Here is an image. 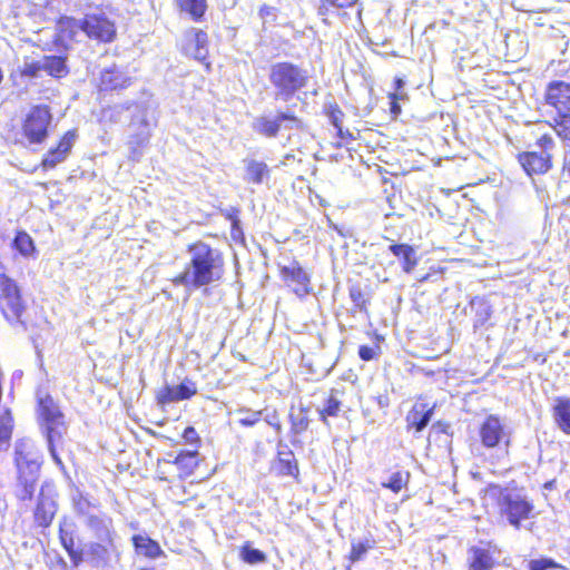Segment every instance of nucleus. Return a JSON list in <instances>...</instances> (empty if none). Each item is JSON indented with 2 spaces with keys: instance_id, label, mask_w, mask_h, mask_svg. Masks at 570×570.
<instances>
[{
  "instance_id": "obj_1",
  "label": "nucleus",
  "mask_w": 570,
  "mask_h": 570,
  "mask_svg": "<svg viewBox=\"0 0 570 570\" xmlns=\"http://www.w3.org/2000/svg\"><path fill=\"white\" fill-rule=\"evenodd\" d=\"M187 252L190 256L189 263L171 278L175 286L196 289L220 281L225 259L218 248L204 240H195L187 245Z\"/></svg>"
},
{
  "instance_id": "obj_2",
  "label": "nucleus",
  "mask_w": 570,
  "mask_h": 570,
  "mask_svg": "<svg viewBox=\"0 0 570 570\" xmlns=\"http://www.w3.org/2000/svg\"><path fill=\"white\" fill-rule=\"evenodd\" d=\"M309 80V71L292 61H277L268 68V81L277 100H291L296 94L307 88Z\"/></svg>"
},
{
  "instance_id": "obj_3",
  "label": "nucleus",
  "mask_w": 570,
  "mask_h": 570,
  "mask_svg": "<svg viewBox=\"0 0 570 570\" xmlns=\"http://www.w3.org/2000/svg\"><path fill=\"white\" fill-rule=\"evenodd\" d=\"M495 490L494 503L501 518H504L508 523L515 530H519L523 521H527L534 515V504L518 493L510 491L508 488L492 485Z\"/></svg>"
},
{
  "instance_id": "obj_4",
  "label": "nucleus",
  "mask_w": 570,
  "mask_h": 570,
  "mask_svg": "<svg viewBox=\"0 0 570 570\" xmlns=\"http://www.w3.org/2000/svg\"><path fill=\"white\" fill-rule=\"evenodd\" d=\"M0 312L3 317L26 328L27 306L18 283L6 273H0Z\"/></svg>"
},
{
  "instance_id": "obj_5",
  "label": "nucleus",
  "mask_w": 570,
  "mask_h": 570,
  "mask_svg": "<svg viewBox=\"0 0 570 570\" xmlns=\"http://www.w3.org/2000/svg\"><path fill=\"white\" fill-rule=\"evenodd\" d=\"M535 145L541 151H521L517 160L528 176H541L547 174L553 166L551 150L554 148V140L549 134L540 136Z\"/></svg>"
},
{
  "instance_id": "obj_6",
  "label": "nucleus",
  "mask_w": 570,
  "mask_h": 570,
  "mask_svg": "<svg viewBox=\"0 0 570 570\" xmlns=\"http://www.w3.org/2000/svg\"><path fill=\"white\" fill-rule=\"evenodd\" d=\"M38 407L50 451L53 452L56 443L61 441L67 429L65 415L50 396L38 400Z\"/></svg>"
},
{
  "instance_id": "obj_7",
  "label": "nucleus",
  "mask_w": 570,
  "mask_h": 570,
  "mask_svg": "<svg viewBox=\"0 0 570 570\" xmlns=\"http://www.w3.org/2000/svg\"><path fill=\"white\" fill-rule=\"evenodd\" d=\"M32 442L19 440L14 449V463L18 472V481L22 488L20 498L30 500L33 494L36 461L32 453Z\"/></svg>"
},
{
  "instance_id": "obj_8",
  "label": "nucleus",
  "mask_w": 570,
  "mask_h": 570,
  "mask_svg": "<svg viewBox=\"0 0 570 570\" xmlns=\"http://www.w3.org/2000/svg\"><path fill=\"white\" fill-rule=\"evenodd\" d=\"M478 435L485 449H503L504 455H509L511 435L503 420L498 414H489L480 423Z\"/></svg>"
},
{
  "instance_id": "obj_9",
  "label": "nucleus",
  "mask_w": 570,
  "mask_h": 570,
  "mask_svg": "<svg viewBox=\"0 0 570 570\" xmlns=\"http://www.w3.org/2000/svg\"><path fill=\"white\" fill-rule=\"evenodd\" d=\"M255 130L264 137L275 138L284 129H306V124L302 118L292 111H277L274 117H259L255 125Z\"/></svg>"
},
{
  "instance_id": "obj_10",
  "label": "nucleus",
  "mask_w": 570,
  "mask_h": 570,
  "mask_svg": "<svg viewBox=\"0 0 570 570\" xmlns=\"http://www.w3.org/2000/svg\"><path fill=\"white\" fill-rule=\"evenodd\" d=\"M278 274L282 282L299 299H304L313 293L311 275L296 259L287 266H279Z\"/></svg>"
},
{
  "instance_id": "obj_11",
  "label": "nucleus",
  "mask_w": 570,
  "mask_h": 570,
  "mask_svg": "<svg viewBox=\"0 0 570 570\" xmlns=\"http://www.w3.org/2000/svg\"><path fill=\"white\" fill-rule=\"evenodd\" d=\"M81 30L97 43H110L117 38L115 21L104 13H87L81 20Z\"/></svg>"
},
{
  "instance_id": "obj_12",
  "label": "nucleus",
  "mask_w": 570,
  "mask_h": 570,
  "mask_svg": "<svg viewBox=\"0 0 570 570\" xmlns=\"http://www.w3.org/2000/svg\"><path fill=\"white\" fill-rule=\"evenodd\" d=\"M501 550L491 540L480 541L479 544L468 548V570H495L499 566Z\"/></svg>"
},
{
  "instance_id": "obj_13",
  "label": "nucleus",
  "mask_w": 570,
  "mask_h": 570,
  "mask_svg": "<svg viewBox=\"0 0 570 570\" xmlns=\"http://www.w3.org/2000/svg\"><path fill=\"white\" fill-rule=\"evenodd\" d=\"M87 557L94 568H106L112 561L118 562L120 552L115 543L114 532L106 529L105 537L99 542H91L88 547Z\"/></svg>"
},
{
  "instance_id": "obj_14",
  "label": "nucleus",
  "mask_w": 570,
  "mask_h": 570,
  "mask_svg": "<svg viewBox=\"0 0 570 570\" xmlns=\"http://www.w3.org/2000/svg\"><path fill=\"white\" fill-rule=\"evenodd\" d=\"M77 139V129L67 130L55 147L50 148L42 157L40 167L47 171L63 163L70 154Z\"/></svg>"
},
{
  "instance_id": "obj_15",
  "label": "nucleus",
  "mask_w": 570,
  "mask_h": 570,
  "mask_svg": "<svg viewBox=\"0 0 570 570\" xmlns=\"http://www.w3.org/2000/svg\"><path fill=\"white\" fill-rule=\"evenodd\" d=\"M132 85V77L118 66L104 69L98 79V92H120Z\"/></svg>"
},
{
  "instance_id": "obj_16",
  "label": "nucleus",
  "mask_w": 570,
  "mask_h": 570,
  "mask_svg": "<svg viewBox=\"0 0 570 570\" xmlns=\"http://www.w3.org/2000/svg\"><path fill=\"white\" fill-rule=\"evenodd\" d=\"M544 102L556 112L570 108V83L562 80H553L547 85Z\"/></svg>"
},
{
  "instance_id": "obj_17",
  "label": "nucleus",
  "mask_w": 570,
  "mask_h": 570,
  "mask_svg": "<svg viewBox=\"0 0 570 570\" xmlns=\"http://www.w3.org/2000/svg\"><path fill=\"white\" fill-rule=\"evenodd\" d=\"M434 406L426 403H415L405 416L407 431L421 432L431 421Z\"/></svg>"
},
{
  "instance_id": "obj_18",
  "label": "nucleus",
  "mask_w": 570,
  "mask_h": 570,
  "mask_svg": "<svg viewBox=\"0 0 570 570\" xmlns=\"http://www.w3.org/2000/svg\"><path fill=\"white\" fill-rule=\"evenodd\" d=\"M197 455L198 452L196 450H181L173 460H170L173 468L175 466L177 470L178 479L184 480L194 474L198 466Z\"/></svg>"
},
{
  "instance_id": "obj_19",
  "label": "nucleus",
  "mask_w": 570,
  "mask_h": 570,
  "mask_svg": "<svg viewBox=\"0 0 570 570\" xmlns=\"http://www.w3.org/2000/svg\"><path fill=\"white\" fill-rule=\"evenodd\" d=\"M131 543L138 554L147 559H158L164 556L160 544L146 534H134Z\"/></svg>"
},
{
  "instance_id": "obj_20",
  "label": "nucleus",
  "mask_w": 570,
  "mask_h": 570,
  "mask_svg": "<svg viewBox=\"0 0 570 570\" xmlns=\"http://www.w3.org/2000/svg\"><path fill=\"white\" fill-rule=\"evenodd\" d=\"M389 249L400 261L404 273L410 274L413 272L419 262L413 246L404 243H394L389 246Z\"/></svg>"
},
{
  "instance_id": "obj_21",
  "label": "nucleus",
  "mask_w": 570,
  "mask_h": 570,
  "mask_svg": "<svg viewBox=\"0 0 570 570\" xmlns=\"http://www.w3.org/2000/svg\"><path fill=\"white\" fill-rule=\"evenodd\" d=\"M59 539L70 558L71 564L79 567L85 561V552L76 546L73 531L60 525Z\"/></svg>"
},
{
  "instance_id": "obj_22",
  "label": "nucleus",
  "mask_w": 570,
  "mask_h": 570,
  "mask_svg": "<svg viewBox=\"0 0 570 570\" xmlns=\"http://www.w3.org/2000/svg\"><path fill=\"white\" fill-rule=\"evenodd\" d=\"M277 474L281 476H292L296 482H301L299 466L293 451L278 452L276 458Z\"/></svg>"
},
{
  "instance_id": "obj_23",
  "label": "nucleus",
  "mask_w": 570,
  "mask_h": 570,
  "mask_svg": "<svg viewBox=\"0 0 570 570\" xmlns=\"http://www.w3.org/2000/svg\"><path fill=\"white\" fill-rule=\"evenodd\" d=\"M552 416L557 426L566 434L570 435V399L559 396L552 407Z\"/></svg>"
},
{
  "instance_id": "obj_24",
  "label": "nucleus",
  "mask_w": 570,
  "mask_h": 570,
  "mask_svg": "<svg viewBox=\"0 0 570 570\" xmlns=\"http://www.w3.org/2000/svg\"><path fill=\"white\" fill-rule=\"evenodd\" d=\"M343 391L337 389H331L325 400L324 406L318 410L320 420L327 424L328 417H336L342 409V395Z\"/></svg>"
},
{
  "instance_id": "obj_25",
  "label": "nucleus",
  "mask_w": 570,
  "mask_h": 570,
  "mask_svg": "<svg viewBox=\"0 0 570 570\" xmlns=\"http://www.w3.org/2000/svg\"><path fill=\"white\" fill-rule=\"evenodd\" d=\"M195 59L202 62L207 72L212 70V63L208 60L209 38L206 31L202 29L194 30Z\"/></svg>"
},
{
  "instance_id": "obj_26",
  "label": "nucleus",
  "mask_w": 570,
  "mask_h": 570,
  "mask_svg": "<svg viewBox=\"0 0 570 570\" xmlns=\"http://www.w3.org/2000/svg\"><path fill=\"white\" fill-rule=\"evenodd\" d=\"M41 68L51 77L61 79L69 73L66 56H45Z\"/></svg>"
},
{
  "instance_id": "obj_27",
  "label": "nucleus",
  "mask_w": 570,
  "mask_h": 570,
  "mask_svg": "<svg viewBox=\"0 0 570 570\" xmlns=\"http://www.w3.org/2000/svg\"><path fill=\"white\" fill-rule=\"evenodd\" d=\"M246 180L254 185H261L269 178L271 169L264 161L250 159L246 164Z\"/></svg>"
},
{
  "instance_id": "obj_28",
  "label": "nucleus",
  "mask_w": 570,
  "mask_h": 570,
  "mask_svg": "<svg viewBox=\"0 0 570 570\" xmlns=\"http://www.w3.org/2000/svg\"><path fill=\"white\" fill-rule=\"evenodd\" d=\"M181 12H187L196 22L202 21L207 11L206 0H175Z\"/></svg>"
},
{
  "instance_id": "obj_29",
  "label": "nucleus",
  "mask_w": 570,
  "mask_h": 570,
  "mask_svg": "<svg viewBox=\"0 0 570 570\" xmlns=\"http://www.w3.org/2000/svg\"><path fill=\"white\" fill-rule=\"evenodd\" d=\"M411 480V473L407 470H397L393 472L387 481H383L381 487L383 489H387L394 494L400 493L401 491L407 489Z\"/></svg>"
},
{
  "instance_id": "obj_30",
  "label": "nucleus",
  "mask_w": 570,
  "mask_h": 570,
  "mask_svg": "<svg viewBox=\"0 0 570 570\" xmlns=\"http://www.w3.org/2000/svg\"><path fill=\"white\" fill-rule=\"evenodd\" d=\"M550 126L561 140L570 141V108L556 112Z\"/></svg>"
},
{
  "instance_id": "obj_31",
  "label": "nucleus",
  "mask_w": 570,
  "mask_h": 570,
  "mask_svg": "<svg viewBox=\"0 0 570 570\" xmlns=\"http://www.w3.org/2000/svg\"><path fill=\"white\" fill-rule=\"evenodd\" d=\"M56 512L57 504L53 501L43 498L41 491L38 497V525H49Z\"/></svg>"
},
{
  "instance_id": "obj_32",
  "label": "nucleus",
  "mask_w": 570,
  "mask_h": 570,
  "mask_svg": "<svg viewBox=\"0 0 570 570\" xmlns=\"http://www.w3.org/2000/svg\"><path fill=\"white\" fill-rule=\"evenodd\" d=\"M81 30V21L72 17H60L57 21V32L60 40L72 39Z\"/></svg>"
},
{
  "instance_id": "obj_33",
  "label": "nucleus",
  "mask_w": 570,
  "mask_h": 570,
  "mask_svg": "<svg viewBox=\"0 0 570 570\" xmlns=\"http://www.w3.org/2000/svg\"><path fill=\"white\" fill-rule=\"evenodd\" d=\"M16 137L18 141L24 145L36 142V116L33 112L27 115Z\"/></svg>"
},
{
  "instance_id": "obj_34",
  "label": "nucleus",
  "mask_w": 570,
  "mask_h": 570,
  "mask_svg": "<svg viewBox=\"0 0 570 570\" xmlns=\"http://www.w3.org/2000/svg\"><path fill=\"white\" fill-rule=\"evenodd\" d=\"M375 548V540L373 537L366 538L363 541L352 542L351 550L347 554V560L351 563L358 562L364 559L365 554Z\"/></svg>"
},
{
  "instance_id": "obj_35",
  "label": "nucleus",
  "mask_w": 570,
  "mask_h": 570,
  "mask_svg": "<svg viewBox=\"0 0 570 570\" xmlns=\"http://www.w3.org/2000/svg\"><path fill=\"white\" fill-rule=\"evenodd\" d=\"M13 431V419L10 411L0 413V450H7Z\"/></svg>"
},
{
  "instance_id": "obj_36",
  "label": "nucleus",
  "mask_w": 570,
  "mask_h": 570,
  "mask_svg": "<svg viewBox=\"0 0 570 570\" xmlns=\"http://www.w3.org/2000/svg\"><path fill=\"white\" fill-rule=\"evenodd\" d=\"M309 419L307 415V409L301 407L298 414L289 413V430L294 435L303 434L308 430Z\"/></svg>"
},
{
  "instance_id": "obj_37",
  "label": "nucleus",
  "mask_w": 570,
  "mask_h": 570,
  "mask_svg": "<svg viewBox=\"0 0 570 570\" xmlns=\"http://www.w3.org/2000/svg\"><path fill=\"white\" fill-rule=\"evenodd\" d=\"M12 248L22 256H29L35 250V245L31 236L26 232H17L13 240Z\"/></svg>"
},
{
  "instance_id": "obj_38",
  "label": "nucleus",
  "mask_w": 570,
  "mask_h": 570,
  "mask_svg": "<svg viewBox=\"0 0 570 570\" xmlns=\"http://www.w3.org/2000/svg\"><path fill=\"white\" fill-rule=\"evenodd\" d=\"M239 557L248 564L263 563L266 561V554L263 551L253 548L249 541H246L240 547Z\"/></svg>"
},
{
  "instance_id": "obj_39",
  "label": "nucleus",
  "mask_w": 570,
  "mask_h": 570,
  "mask_svg": "<svg viewBox=\"0 0 570 570\" xmlns=\"http://www.w3.org/2000/svg\"><path fill=\"white\" fill-rule=\"evenodd\" d=\"M357 2L358 0H320L317 14L326 17L333 8L338 10L348 9L354 7Z\"/></svg>"
},
{
  "instance_id": "obj_40",
  "label": "nucleus",
  "mask_w": 570,
  "mask_h": 570,
  "mask_svg": "<svg viewBox=\"0 0 570 570\" xmlns=\"http://www.w3.org/2000/svg\"><path fill=\"white\" fill-rule=\"evenodd\" d=\"M36 76V63H27L23 67H19L10 73L12 85L16 87H27L24 81L26 78L31 79Z\"/></svg>"
},
{
  "instance_id": "obj_41",
  "label": "nucleus",
  "mask_w": 570,
  "mask_h": 570,
  "mask_svg": "<svg viewBox=\"0 0 570 570\" xmlns=\"http://www.w3.org/2000/svg\"><path fill=\"white\" fill-rule=\"evenodd\" d=\"M348 296L358 312L366 313L370 304V296L360 285H353L348 288Z\"/></svg>"
},
{
  "instance_id": "obj_42",
  "label": "nucleus",
  "mask_w": 570,
  "mask_h": 570,
  "mask_svg": "<svg viewBox=\"0 0 570 570\" xmlns=\"http://www.w3.org/2000/svg\"><path fill=\"white\" fill-rule=\"evenodd\" d=\"M376 337V343L374 345H361L358 347V357L364 361V362H370V361H374V360H377L381 354H382V348H381V341H383V337L380 336V335H375Z\"/></svg>"
},
{
  "instance_id": "obj_43",
  "label": "nucleus",
  "mask_w": 570,
  "mask_h": 570,
  "mask_svg": "<svg viewBox=\"0 0 570 570\" xmlns=\"http://www.w3.org/2000/svg\"><path fill=\"white\" fill-rule=\"evenodd\" d=\"M155 473H156L155 478L157 480L166 481V482H170L177 476V473L174 472L171 462L168 459H158L157 460Z\"/></svg>"
},
{
  "instance_id": "obj_44",
  "label": "nucleus",
  "mask_w": 570,
  "mask_h": 570,
  "mask_svg": "<svg viewBox=\"0 0 570 570\" xmlns=\"http://www.w3.org/2000/svg\"><path fill=\"white\" fill-rule=\"evenodd\" d=\"M331 124L335 127L337 136L343 137V118L344 112L337 104H331L325 110Z\"/></svg>"
},
{
  "instance_id": "obj_45",
  "label": "nucleus",
  "mask_w": 570,
  "mask_h": 570,
  "mask_svg": "<svg viewBox=\"0 0 570 570\" xmlns=\"http://www.w3.org/2000/svg\"><path fill=\"white\" fill-rule=\"evenodd\" d=\"M52 120L48 106H38V142L47 136V128Z\"/></svg>"
},
{
  "instance_id": "obj_46",
  "label": "nucleus",
  "mask_w": 570,
  "mask_h": 570,
  "mask_svg": "<svg viewBox=\"0 0 570 570\" xmlns=\"http://www.w3.org/2000/svg\"><path fill=\"white\" fill-rule=\"evenodd\" d=\"M175 393L177 394L178 402L189 400L197 394V386L195 382L185 380L175 386Z\"/></svg>"
},
{
  "instance_id": "obj_47",
  "label": "nucleus",
  "mask_w": 570,
  "mask_h": 570,
  "mask_svg": "<svg viewBox=\"0 0 570 570\" xmlns=\"http://www.w3.org/2000/svg\"><path fill=\"white\" fill-rule=\"evenodd\" d=\"M148 140H149L148 134H137V135L131 136L129 144H130V151L132 155V160H138V157L141 155V150H142V148L146 147Z\"/></svg>"
},
{
  "instance_id": "obj_48",
  "label": "nucleus",
  "mask_w": 570,
  "mask_h": 570,
  "mask_svg": "<svg viewBox=\"0 0 570 570\" xmlns=\"http://www.w3.org/2000/svg\"><path fill=\"white\" fill-rule=\"evenodd\" d=\"M549 569H564V567L556 562L551 558L532 559L528 563V570H549Z\"/></svg>"
},
{
  "instance_id": "obj_49",
  "label": "nucleus",
  "mask_w": 570,
  "mask_h": 570,
  "mask_svg": "<svg viewBox=\"0 0 570 570\" xmlns=\"http://www.w3.org/2000/svg\"><path fill=\"white\" fill-rule=\"evenodd\" d=\"M240 414H245V416L240 417L238 420L239 425L244 428H252L256 425L258 422H261L263 412L262 411H254L250 412L248 409H240L238 411Z\"/></svg>"
},
{
  "instance_id": "obj_50",
  "label": "nucleus",
  "mask_w": 570,
  "mask_h": 570,
  "mask_svg": "<svg viewBox=\"0 0 570 570\" xmlns=\"http://www.w3.org/2000/svg\"><path fill=\"white\" fill-rule=\"evenodd\" d=\"M387 98L390 101V112L393 118H396L402 112V108L399 101L407 100L409 96L406 92H389Z\"/></svg>"
},
{
  "instance_id": "obj_51",
  "label": "nucleus",
  "mask_w": 570,
  "mask_h": 570,
  "mask_svg": "<svg viewBox=\"0 0 570 570\" xmlns=\"http://www.w3.org/2000/svg\"><path fill=\"white\" fill-rule=\"evenodd\" d=\"M157 402L159 404H168L178 402L177 394L175 393V386H166L157 394Z\"/></svg>"
},
{
  "instance_id": "obj_52",
  "label": "nucleus",
  "mask_w": 570,
  "mask_h": 570,
  "mask_svg": "<svg viewBox=\"0 0 570 570\" xmlns=\"http://www.w3.org/2000/svg\"><path fill=\"white\" fill-rule=\"evenodd\" d=\"M186 443L191 445H199L202 440L194 426H187L181 434Z\"/></svg>"
},
{
  "instance_id": "obj_53",
  "label": "nucleus",
  "mask_w": 570,
  "mask_h": 570,
  "mask_svg": "<svg viewBox=\"0 0 570 570\" xmlns=\"http://www.w3.org/2000/svg\"><path fill=\"white\" fill-rule=\"evenodd\" d=\"M230 237L235 243L244 244L245 235L240 226V222L230 226Z\"/></svg>"
},
{
  "instance_id": "obj_54",
  "label": "nucleus",
  "mask_w": 570,
  "mask_h": 570,
  "mask_svg": "<svg viewBox=\"0 0 570 570\" xmlns=\"http://www.w3.org/2000/svg\"><path fill=\"white\" fill-rule=\"evenodd\" d=\"M240 209L239 207H230L223 212V216L230 222V225L239 223Z\"/></svg>"
},
{
  "instance_id": "obj_55",
  "label": "nucleus",
  "mask_w": 570,
  "mask_h": 570,
  "mask_svg": "<svg viewBox=\"0 0 570 570\" xmlns=\"http://www.w3.org/2000/svg\"><path fill=\"white\" fill-rule=\"evenodd\" d=\"M266 421L276 432L279 433L282 431V422L277 411H274L273 414L266 419Z\"/></svg>"
},
{
  "instance_id": "obj_56",
  "label": "nucleus",
  "mask_w": 570,
  "mask_h": 570,
  "mask_svg": "<svg viewBox=\"0 0 570 570\" xmlns=\"http://www.w3.org/2000/svg\"><path fill=\"white\" fill-rule=\"evenodd\" d=\"M275 11L276 8L264 3L258 9V16L264 20L269 16H274Z\"/></svg>"
},
{
  "instance_id": "obj_57",
  "label": "nucleus",
  "mask_w": 570,
  "mask_h": 570,
  "mask_svg": "<svg viewBox=\"0 0 570 570\" xmlns=\"http://www.w3.org/2000/svg\"><path fill=\"white\" fill-rule=\"evenodd\" d=\"M87 524L91 529H100L102 527V520L97 515H90L87 520Z\"/></svg>"
},
{
  "instance_id": "obj_58",
  "label": "nucleus",
  "mask_w": 570,
  "mask_h": 570,
  "mask_svg": "<svg viewBox=\"0 0 570 570\" xmlns=\"http://www.w3.org/2000/svg\"><path fill=\"white\" fill-rule=\"evenodd\" d=\"M393 87H394V91L393 92H405L403 90V88H404V80H403L402 77H395L394 78Z\"/></svg>"
},
{
  "instance_id": "obj_59",
  "label": "nucleus",
  "mask_w": 570,
  "mask_h": 570,
  "mask_svg": "<svg viewBox=\"0 0 570 570\" xmlns=\"http://www.w3.org/2000/svg\"><path fill=\"white\" fill-rule=\"evenodd\" d=\"M433 428L438 429L440 432H445L449 425L444 422L438 421L433 424Z\"/></svg>"
},
{
  "instance_id": "obj_60",
  "label": "nucleus",
  "mask_w": 570,
  "mask_h": 570,
  "mask_svg": "<svg viewBox=\"0 0 570 570\" xmlns=\"http://www.w3.org/2000/svg\"><path fill=\"white\" fill-rule=\"evenodd\" d=\"M340 138H341L344 142H350L351 140H353V139H354L353 135H352L348 130H346V131H344V130H343V137H340Z\"/></svg>"
},
{
  "instance_id": "obj_61",
  "label": "nucleus",
  "mask_w": 570,
  "mask_h": 570,
  "mask_svg": "<svg viewBox=\"0 0 570 570\" xmlns=\"http://www.w3.org/2000/svg\"><path fill=\"white\" fill-rule=\"evenodd\" d=\"M77 504L79 510H82V507H88L89 502L86 499L80 498Z\"/></svg>"
},
{
  "instance_id": "obj_62",
  "label": "nucleus",
  "mask_w": 570,
  "mask_h": 570,
  "mask_svg": "<svg viewBox=\"0 0 570 570\" xmlns=\"http://www.w3.org/2000/svg\"><path fill=\"white\" fill-rule=\"evenodd\" d=\"M554 482H556L554 480L548 481V482L544 483L543 487L546 489H552L554 487Z\"/></svg>"
},
{
  "instance_id": "obj_63",
  "label": "nucleus",
  "mask_w": 570,
  "mask_h": 570,
  "mask_svg": "<svg viewBox=\"0 0 570 570\" xmlns=\"http://www.w3.org/2000/svg\"><path fill=\"white\" fill-rule=\"evenodd\" d=\"M563 169L567 171V174L570 176V159L564 163Z\"/></svg>"
},
{
  "instance_id": "obj_64",
  "label": "nucleus",
  "mask_w": 570,
  "mask_h": 570,
  "mask_svg": "<svg viewBox=\"0 0 570 570\" xmlns=\"http://www.w3.org/2000/svg\"><path fill=\"white\" fill-rule=\"evenodd\" d=\"M534 360H540L541 363H544L547 361V357L546 355L538 354L534 356Z\"/></svg>"
}]
</instances>
